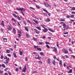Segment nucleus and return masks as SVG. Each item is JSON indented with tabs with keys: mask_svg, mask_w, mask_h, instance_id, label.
Here are the masks:
<instances>
[{
	"mask_svg": "<svg viewBox=\"0 0 75 75\" xmlns=\"http://www.w3.org/2000/svg\"><path fill=\"white\" fill-rule=\"evenodd\" d=\"M16 9H17V10L21 11H25V10H26L24 8H17Z\"/></svg>",
	"mask_w": 75,
	"mask_h": 75,
	"instance_id": "1",
	"label": "nucleus"
},
{
	"mask_svg": "<svg viewBox=\"0 0 75 75\" xmlns=\"http://www.w3.org/2000/svg\"><path fill=\"white\" fill-rule=\"evenodd\" d=\"M27 70V67H26V65L25 66V67H24V68L22 70V72H24L25 73V71Z\"/></svg>",
	"mask_w": 75,
	"mask_h": 75,
	"instance_id": "2",
	"label": "nucleus"
},
{
	"mask_svg": "<svg viewBox=\"0 0 75 75\" xmlns=\"http://www.w3.org/2000/svg\"><path fill=\"white\" fill-rule=\"evenodd\" d=\"M8 30H11L12 29V28H13V27H12L11 25H8Z\"/></svg>",
	"mask_w": 75,
	"mask_h": 75,
	"instance_id": "3",
	"label": "nucleus"
},
{
	"mask_svg": "<svg viewBox=\"0 0 75 75\" xmlns=\"http://www.w3.org/2000/svg\"><path fill=\"white\" fill-rule=\"evenodd\" d=\"M35 59H38L39 60H40L41 59V57H40L39 55H37L35 57Z\"/></svg>",
	"mask_w": 75,
	"mask_h": 75,
	"instance_id": "4",
	"label": "nucleus"
},
{
	"mask_svg": "<svg viewBox=\"0 0 75 75\" xmlns=\"http://www.w3.org/2000/svg\"><path fill=\"white\" fill-rule=\"evenodd\" d=\"M63 52H64L65 54H68V50L66 49L63 50Z\"/></svg>",
	"mask_w": 75,
	"mask_h": 75,
	"instance_id": "5",
	"label": "nucleus"
},
{
	"mask_svg": "<svg viewBox=\"0 0 75 75\" xmlns=\"http://www.w3.org/2000/svg\"><path fill=\"white\" fill-rule=\"evenodd\" d=\"M34 30L36 32V34H40V32L37 30L36 29H34Z\"/></svg>",
	"mask_w": 75,
	"mask_h": 75,
	"instance_id": "6",
	"label": "nucleus"
},
{
	"mask_svg": "<svg viewBox=\"0 0 75 75\" xmlns=\"http://www.w3.org/2000/svg\"><path fill=\"white\" fill-rule=\"evenodd\" d=\"M13 32L14 34H16V30L14 28H13Z\"/></svg>",
	"mask_w": 75,
	"mask_h": 75,
	"instance_id": "7",
	"label": "nucleus"
},
{
	"mask_svg": "<svg viewBox=\"0 0 75 75\" xmlns=\"http://www.w3.org/2000/svg\"><path fill=\"white\" fill-rule=\"evenodd\" d=\"M47 63L49 64H51V59H48L47 60Z\"/></svg>",
	"mask_w": 75,
	"mask_h": 75,
	"instance_id": "8",
	"label": "nucleus"
},
{
	"mask_svg": "<svg viewBox=\"0 0 75 75\" xmlns=\"http://www.w3.org/2000/svg\"><path fill=\"white\" fill-rule=\"evenodd\" d=\"M10 59V58H7V59L6 60V62L7 64H8V62H9V60Z\"/></svg>",
	"mask_w": 75,
	"mask_h": 75,
	"instance_id": "9",
	"label": "nucleus"
},
{
	"mask_svg": "<svg viewBox=\"0 0 75 75\" xmlns=\"http://www.w3.org/2000/svg\"><path fill=\"white\" fill-rule=\"evenodd\" d=\"M25 28L26 31L28 32V28L27 27V26H26L25 27Z\"/></svg>",
	"mask_w": 75,
	"mask_h": 75,
	"instance_id": "10",
	"label": "nucleus"
},
{
	"mask_svg": "<svg viewBox=\"0 0 75 75\" xmlns=\"http://www.w3.org/2000/svg\"><path fill=\"white\" fill-rule=\"evenodd\" d=\"M48 30H49V31H51V32H52V33H54L55 32V31L53 30L52 29H51V28H48Z\"/></svg>",
	"mask_w": 75,
	"mask_h": 75,
	"instance_id": "11",
	"label": "nucleus"
},
{
	"mask_svg": "<svg viewBox=\"0 0 75 75\" xmlns=\"http://www.w3.org/2000/svg\"><path fill=\"white\" fill-rule=\"evenodd\" d=\"M33 21H34V22H35V23H36V24H38V22L36 20H35V19H33Z\"/></svg>",
	"mask_w": 75,
	"mask_h": 75,
	"instance_id": "12",
	"label": "nucleus"
},
{
	"mask_svg": "<svg viewBox=\"0 0 75 75\" xmlns=\"http://www.w3.org/2000/svg\"><path fill=\"white\" fill-rule=\"evenodd\" d=\"M23 53V51H21V50H20V55H22Z\"/></svg>",
	"mask_w": 75,
	"mask_h": 75,
	"instance_id": "13",
	"label": "nucleus"
},
{
	"mask_svg": "<svg viewBox=\"0 0 75 75\" xmlns=\"http://www.w3.org/2000/svg\"><path fill=\"white\" fill-rule=\"evenodd\" d=\"M13 55L15 58H17V56H16V54L15 52H13Z\"/></svg>",
	"mask_w": 75,
	"mask_h": 75,
	"instance_id": "14",
	"label": "nucleus"
},
{
	"mask_svg": "<svg viewBox=\"0 0 75 75\" xmlns=\"http://www.w3.org/2000/svg\"><path fill=\"white\" fill-rule=\"evenodd\" d=\"M3 41L4 42H7V39L6 38H3Z\"/></svg>",
	"mask_w": 75,
	"mask_h": 75,
	"instance_id": "15",
	"label": "nucleus"
},
{
	"mask_svg": "<svg viewBox=\"0 0 75 75\" xmlns=\"http://www.w3.org/2000/svg\"><path fill=\"white\" fill-rule=\"evenodd\" d=\"M6 52L8 54H9V53H10V52H11V51H10V50H6Z\"/></svg>",
	"mask_w": 75,
	"mask_h": 75,
	"instance_id": "16",
	"label": "nucleus"
},
{
	"mask_svg": "<svg viewBox=\"0 0 75 75\" xmlns=\"http://www.w3.org/2000/svg\"><path fill=\"white\" fill-rule=\"evenodd\" d=\"M1 25H2L3 27H4V22L3 21H2V22L1 23Z\"/></svg>",
	"mask_w": 75,
	"mask_h": 75,
	"instance_id": "17",
	"label": "nucleus"
},
{
	"mask_svg": "<svg viewBox=\"0 0 75 75\" xmlns=\"http://www.w3.org/2000/svg\"><path fill=\"white\" fill-rule=\"evenodd\" d=\"M12 15L15 17V18H17L18 17L17 16L16 14L15 13H13Z\"/></svg>",
	"mask_w": 75,
	"mask_h": 75,
	"instance_id": "18",
	"label": "nucleus"
},
{
	"mask_svg": "<svg viewBox=\"0 0 75 75\" xmlns=\"http://www.w3.org/2000/svg\"><path fill=\"white\" fill-rule=\"evenodd\" d=\"M40 55H42V56H44V53L42 52H40Z\"/></svg>",
	"mask_w": 75,
	"mask_h": 75,
	"instance_id": "19",
	"label": "nucleus"
},
{
	"mask_svg": "<svg viewBox=\"0 0 75 75\" xmlns=\"http://www.w3.org/2000/svg\"><path fill=\"white\" fill-rule=\"evenodd\" d=\"M52 63L54 65H55V60H52Z\"/></svg>",
	"mask_w": 75,
	"mask_h": 75,
	"instance_id": "20",
	"label": "nucleus"
},
{
	"mask_svg": "<svg viewBox=\"0 0 75 75\" xmlns=\"http://www.w3.org/2000/svg\"><path fill=\"white\" fill-rule=\"evenodd\" d=\"M54 52H57V48L54 47Z\"/></svg>",
	"mask_w": 75,
	"mask_h": 75,
	"instance_id": "21",
	"label": "nucleus"
},
{
	"mask_svg": "<svg viewBox=\"0 0 75 75\" xmlns=\"http://www.w3.org/2000/svg\"><path fill=\"white\" fill-rule=\"evenodd\" d=\"M71 11H73V10H75V7H73L71 9Z\"/></svg>",
	"mask_w": 75,
	"mask_h": 75,
	"instance_id": "22",
	"label": "nucleus"
},
{
	"mask_svg": "<svg viewBox=\"0 0 75 75\" xmlns=\"http://www.w3.org/2000/svg\"><path fill=\"white\" fill-rule=\"evenodd\" d=\"M36 28H37L38 29V30H41V28H40V27H38V26H37L36 27Z\"/></svg>",
	"mask_w": 75,
	"mask_h": 75,
	"instance_id": "23",
	"label": "nucleus"
},
{
	"mask_svg": "<svg viewBox=\"0 0 75 75\" xmlns=\"http://www.w3.org/2000/svg\"><path fill=\"white\" fill-rule=\"evenodd\" d=\"M26 37H29V34L27 33H26Z\"/></svg>",
	"mask_w": 75,
	"mask_h": 75,
	"instance_id": "24",
	"label": "nucleus"
},
{
	"mask_svg": "<svg viewBox=\"0 0 75 75\" xmlns=\"http://www.w3.org/2000/svg\"><path fill=\"white\" fill-rule=\"evenodd\" d=\"M1 67L4 68H6V66H5V65H4V64H2V65H1Z\"/></svg>",
	"mask_w": 75,
	"mask_h": 75,
	"instance_id": "25",
	"label": "nucleus"
},
{
	"mask_svg": "<svg viewBox=\"0 0 75 75\" xmlns=\"http://www.w3.org/2000/svg\"><path fill=\"white\" fill-rule=\"evenodd\" d=\"M18 33H19V34H21V33H22V32L20 30H18Z\"/></svg>",
	"mask_w": 75,
	"mask_h": 75,
	"instance_id": "26",
	"label": "nucleus"
},
{
	"mask_svg": "<svg viewBox=\"0 0 75 75\" xmlns=\"http://www.w3.org/2000/svg\"><path fill=\"white\" fill-rule=\"evenodd\" d=\"M11 20L13 21L14 22H17V21L15 20V19L13 18L11 19Z\"/></svg>",
	"mask_w": 75,
	"mask_h": 75,
	"instance_id": "27",
	"label": "nucleus"
},
{
	"mask_svg": "<svg viewBox=\"0 0 75 75\" xmlns=\"http://www.w3.org/2000/svg\"><path fill=\"white\" fill-rule=\"evenodd\" d=\"M59 64L60 66H61V65H62V60H60L59 61Z\"/></svg>",
	"mask_w": 75,
	"mask_h": 75,
	"instance_id": "28",
	"label": "nucleus"
},
{
	"mask_svg": "<svg viewBox=\"0 0 75 75\" xmlns=\"http://www.w3.org/2000/svg\"><path fill=\"white\" fill-rule=\"evenodd\" d=\"M37 50H38V51H41V49L40 48L38 47L37 48Z\"/></svg>",
	"mask_w": 75,
	"mask_h": 75,
	"instance_id": "29",
	"label": "nucleus"
},
{
	"mask_svg": "<svg viewBox=\"0 0 75 75\" xmlns=\"http://www.w3.org/2000/svg\"><path fill=\"white\" fill-rule=\"evenodd\" d=\"M63 27L64 28H65V27H66V24H65V23H64L63 25Z\"/></svg>",
	"mask_w": 75,
	"mask_h": 75,
	"instance_id": "30",
	"label": "nucleus"
},
{
	"mask_svg": "<svg viewBox=\"0 0 75 75\" xmlns=\"http://www.w3.org/2000/svg\"><path fill=\"white\" fill-rule=\"evenodd\" d=\"M17 16L18 17H17V18H18V20L20 21L21 20V19H20V18L19 17V16H18V15H17Z\"/></svg>",
	"mask_w": 75,
	"mask_h": 75,
	"instance_id": "31",
	"label": "nucleus"
},
{
	"mask_svg": "<svg viewBox=\"0 0 75 75\" xmlns=\"http://www.w3.org/2000/svg\"><path fill=\"white\" fill-rule=\"evenodd\" d=\"M34 48H38V46H35V45H34Z\"/></svg>",
	"mask_w": 75,
	"mask_h": 75,
	"instance_id": "32",
	"label": "nucleus"
},
{
	"mask_svg": "<svg viewBox=\"0 0 75 75\" xmlns=\"http://www.w3.org/2000/svg\"><path fill=\"white\" fill-rule=\"evenodd\" d=\"M72 70L71 69H70L69 71V72H68V73H72Z\"/></svg>",
	"mask_w": 75,
	"mask_h": 75,
	"instance_id": "33",
	"label": "nucleus"
},
{
	"mask_svg": "<svg viewBox=\"0 0 75 75\" xmlns=\"http://www.w3.org/2000/svg\"><path fill=\"white\" fill-rule=\"evenodd\" d=\"M4 72L3 71L0 70V74H3V73Z\"/></svg>",
	"mask_w": 75,
	"mask_h": 75,
	"instance_id": "34",
	"label": "nucleus"
},
{
	"mask_svg": "<svg viewBox=\"0 0 75 75\" xmlns=\"http://www.w3.org/2000/svg\"><path fill=\"white\" fill-rule=\"evenodd\" d=\"M45 29L44 30H43L44 31V32H47V29H45H45Z\"/></svg>",
	"mask_w": 75,
	"mask_h": 75,
	"instance_id": "35",
	"label": "nucleus"
},
{
	"mask_svg": "<svg viewBox=\"0 0 75 75\" xmlns=\"http://www.w3.org/2000/svg\"><path fill=\"white\" fill-rule=\"evenodd\" d=\"M47 14L48 16H51V14L50 13H48V12H47Z\"/></svg>",
	"mask_w": 75,
	"mask_h": 75,
	"instance_id": "36",
	"label": "nucleus"
},
{
	"mask_svg": "<svg viewBox=\"0 0 75 75\" xmlns=\"http://www.w3.org/2000/svg\"><path fill=\"white\" fill-rule=\"evenodd\" d=\"M23 23L24 24H25V25H27V23H26V22H25L24 21H23Z\"/></svg>",
	"mask_w": 75,
	"mask_h": 75,
	"instance_id": "37",
	"label": "nucleus"
},
{
	"mask_svg": "<svg viewBox=\"0 0 75 75\" xmlns=\"http://www.w3.org/2000/svg\"><path fill=\"white\" fill-rule=\"evenodd\" d=\"M38 43V44L39 45H42V42H39Z\"/></svg>",
	"mask_w": 75,
	"mask_h": 75,
	"instance_id": "38",
	"label": "nucleus"
},
{
	"mask_svg": "<svg viewBox=\"0 0 75 75\" xmlns=\"http://www.w3.org/2000/svg\"><path fill=\"white\" fill-rule=\"evenodd\" d=\"M60 21H65V20H64V19H60Z\"/></svg>",
	"mask_w": 75,
	"mask_h": 75,
	"instance_id": "39",
	"label": "nucleus"
},
{
	"mask_svg": "<svg viewBox=\"0 0 75 75\" xmlns=\"http://www.w3.org/2000/svg\"><path fill=\"white\" fill-rule=\"evenodd\" d=\"M18 37L19 38H20L21 37V34H18Z\"/></svg>",
	"mask_w": 75,
	"mask_h": 75,
	"instance_id": "40",
	"label": "nucleus"
},
{
	"mask_svg": "<svg viewBox=\"0 0 75 75\" xmlns=\"http://www.w3.org/2000/svg\"><path fill=\"white\" fill-rule=\"evenodd\" d=\"M57 45L58 48H59V43L58 42H57Z\"/></svg>",
	"mask_w": 75,
	"mask_h": 75,
	"instance_id": "41",
	"label": "nucleus"
},
{
	"mask_svg": "<svg viewBox=\"0 0 75 75\" xmlns=\"http://www.w3.org/2000/svg\"><path fill=\"white\" fill-rule=\"evenodd\" d=\"M44 4L45 6H46V7H47V3H45V2H44Z\"/></svg>",
	"mask_w": 75,
	"mask_h": 75,
	"instance_id": "42",
	"label": "nucleus"
},
{
	"mask_svg": "<svg viewBox=\"0 0 75 75\" xmlns=\"http://www.w3.org/2000/svg\"><path fill=\"white\" fill-rule=\"evenodd\" d=\"M30 8L32 9V10H35V9L32 7H30Z\"/></svg>",
	"mask_w": 75,
	"mask_h": 75,
	"instance_id": "43",
	"label": "nucleus"
},
{
	"mask_svg": "<svg viewBox=\"0 0 75 75\" xmlns=\"http://www.w3.org/2000/svg\"><path fill=\"white\" fill-rule=\"evenodd\" d=\"M38 62L40 63V64H42V62L41 61H38Z\"/></svg>",
	"mask_w": 75,
	"mask_h": 75,
	"instance_id": "44",
	"label": "nucleus"
},
{
	"mask_svg": "<svg viewBox=\"0 0 75 75\" xmlns=\"http://www.w3.org/2000/svg\"><path fill=\"white\" fill-rule=\"evenodd\" d=\"M41 27H43V28H44V29H45V27H44V26H45V25H41Z\"/></svg>",
	"mask_w": 75,
	"mask_h": 75,
	"instance_id": "45",
	"label": "nucleus"
},
{
	"mask_svg": "<svg viewBox=\"0 0 75 75\" xmlns=\"http://www.w3.org/2000/svg\"><path fill=\"white\" fill-rule=\"evenodd\" d=\"M3 58H4V57L3 55H1V59H3Z\"/></svg>",
	"mask_w": 75,
	"mask_h": 75,
	"instance_id": "46",
	"label": "nucleus"
},
{
	"mask_svg": "<svg viewBox=\"0 0 75 75\" xmlns=\"http://www.w3.org/2000/svg\"><path fill=\"white\" fill-rule=\"evenodd\" d=\"M36 8H39V9H40V7L38 6H36Z\"/></svg>",
	"mask_w": 75,
	"mask_h": 75,
	"instance_id": "47",
	"label": "nucleus"
},
{
	"mask_svg": "<svg viewBox=\"0 0 75 75\" xmlns=\"http://www.w3.org/2000/svg\"><path fill=\"white\" fill-rule=\"evenodd\" d=\"M47 7H50V8H51V6L49 5V4H47Z\"/></svg>",
	"mask_w": 75,
	"mask_h": 75,
	"instance_id": "48",
	"label": "nucleus"
},
{
	"mask_svg": "<svg viewBox=\"0 0 75 75\" xmlns=\"http://www.w3.org/2000/svg\"><path fill=\"white\" fill-rule=\"evenodd\" d=\"M7 56H5L4 57V59H7Z\"/></svg>",
	"mask_w": 75,
	"mask_h": 75,
	"instance_id": "49",
	"label": "nucleus"
},
{
	"mask_svg": "<svg viewBox=\"0 0 75 75\" xmlns=\"http://www.w3.org/2000/svg\"><path fill=\"white\" fill-rule=\"evenodd\" d=\"M64 57H66V58H69V57H68L67 55H65Z\"/></svg>",
	"mask_w": 75,
	"mask_h": 75,
	"instance_id": "50",
	"label": "nucleus"
},
{
	"mask_svg": "<svg viewBox=\"0 0 75 75\" xmlns=\"http://www.w3.org/2000/svg\"><path fill=\"white\" fill-rule=\"evenodd\" d=\"M28 23H30V24H31V21L29 20H28Z\"/></svg>",
	"mask_w": 75,
	"mask_h": 75,
	"instance_id": "51",
	"label": "nucleus"
},
{
	"mask_svg": "<svg viewBox=\"0 0 75 75\" xmlns=\"http://www.w3.org/2000/svg\"><path fill=\"white\" fill-rule=\"evenodd\" d=\"M67 18H70V16H69L68 15L67 16Z\"/></svg>",
	"mask_w": 75,
	"mask_h": 75,
	"instance_id": "52",
	"label": "nucleus"
},
{
	"mask_svg": "<svg viewBox=\"0 0 75 75\" xmlns=\"http://www.w3.org/2000/svg\"><path fill=\"white\" fill-rule=\"evenodd\" d=\"M74 17V15H72L70 16L71 18H72V17Z\"/></svg>",
	"mask_w": 75,
	"mask_h": 75,
	"instance_id": "53",
	"label": "nucleus"
},
{
	"mask_svg": "<svg viewBox=\"0 0 75 75\" xmlns=\"http://www.w3.org/2000/svg\"><path fill=\"white\" fill-rule=\"evenodd\" d=\"M8 56V57H11V54H7Z\"/></svg>",
	"mask_w": 75,
	"mask_h": 75,
	"instance_id": "54",
	"label": "nucleus"
},
{
	"mask_svg": "<svg viewBox=\"0 0 75 75\" xmlns=\"http://www.w3.org/2000/svg\"><path fill=\"white\" fill-rule=\"evenodd\" d=\"M5 71H7L8 70V69L6 68L4 70Z\"/></svg>",
	"mask_w": 75,
	"mask_h": 75,
	"instance_id": "55",
	"label": "nucleus"
},
{
	"mask_svg": "<svg viewBox=\"0 0 75 75\" xmlns=\"http://www.w3.org/2000/svg\"><path fill=\"white\" fill-rule=\"evenodd\" d=\"M64 34H68V32L64 33Z\"/></svg>",
	"mask_w": 75,
	"mask_h": 75,
	"instance_id": "56",
	"label": "nucleus"
},
{
	"mask_svg": "<svg viewBox=\"0 0 75 75\" xmlns=\"http://www.w3.org/2000/svg\"><path fill=\"white\" fill-rule=\"evenodd\" d=\"M51 20H50V19L49 18H47V21H48L49 22V21H50Z\"/></svg>",
	"mask_w": 75,
	"mask_h": 75,
	"instance_id": "57",
	"label": "nucleus"
},
{
	"mask_svg": "<svg viewBox=\"0 0 75 75\" xmlns=\"http://www.w3.org/2000/svg\"><path fill=\"white\" fill-rule=\"evenodd\" d=\"M66 30V28L63 27V30Z\"/></svg>",
	"mask_w": 75,
	"mask_h": 75,
	"instance_id": "58",
	"label": "nucleus"
},
{
	"mask_svg": "<svg viewBox=\"0 0 75 75\" xmlns=\"http://www.w3.org/2000/svg\"><path fill=\"white\" fill-rule=\"evenodd\" d=\"M43 10L44 11L46 12V13H47V11L45 9H43Z\"/></svg>",
	"mask_w": 75,
	"mask_h": 75,
	"instance_id": "59",
	"label": "nucleus"
},
{
	"mask_svg": "<svg viewBox=\"0 0 75 75\" xmlns=\"http://www.w3.org/2000/svg\"><path fill=\"white\" fill-rule=\"evenodd\" d=\"M72 57L73 58H75V56L74 55H71Z\"/></svg>",
	"mask_w": 75,
	"mask_h": 75,
	"instance_id": "60",
	"label": "nucleus"
},
{
	"mask_svg": "<svg viewBox=\"0 0 75 75\" xmlns=\"http://www.w3.org/2000/svg\"><path fill=\"white\" fill-rule=\"evenodd\" d=\"M16 71L18 72V68H16V69L15 70Z\"/></svg>",
	"mask_w": 75,
	"mask_h": 75,
	"instance_id": "61",
	"label": "nucleus"
},
{
	"mask_svg": "<svg viewBox=\"0 0 75 75\" xmlns=\"http://www.w3.org/2000/svg\"><path fill=\"white\" fill-rule=\"evenodd\" d=\"M47 48L48 49L50 48V46L48 45H47Z\"/></svg>",
	"mask_w": 75,
	"mask_h": 75,
	"instance_id": "62",
	"label": "nucleus"
},
{
	"mask_svg": "<svg viewBox=\"0 0 75 75\" xmlns=\"http://www.w3.org/2000/svg\"><path fill=\"white\" fill-rule=\"evenodd\" d=\"M4 75H8V74H7V73H5L4 74Z\"/></svg>",
	"mask_w": 75,
	"mask_h": 75,
	"instance_id": "63",
	"label": "nucleus"
},
{
	"mask_svg": "<svg viewBox=\"0 0 75 75\" xmlns=\"http://www.w3.org/2000/svg\"><path fill=\"white\" fill-rule=\"evenodd\" d=\"M71 14H75V12L74 11H73L71 12Z\"/></svg>",
	"mask_w": 75,
	"mask_h": 75,
	"instance_id": "64",
	"label": "nucleus"
}]
</instances>
